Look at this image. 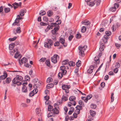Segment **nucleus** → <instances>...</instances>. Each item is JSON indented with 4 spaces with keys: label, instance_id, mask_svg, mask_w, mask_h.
<instances>
[{
    "label": "nucleus",
    "instance_id": "c756f323",
    "mask_svg": "<svg viewBox=\"0 0 121 121\" xmlns=\"http://www.w3.org/2000/svg\"><path fill=\"white\" fill-rule=\"evenodd\" d=\"M22 3L21 2H19V3L15 2L12 4L13 6L15 5L17 7L20 6L21 5Z\"/></svg>",
    "mask_w": 121,
    "mask_h": 121
},
{
    "label": "nucleus",
    "instance_id": "a18cd8bd",
    "mask_svg": "<svg viewBox=\"0 0 121 121\" xmlns=\"http://www.w3.org/2000/svg\"><path fill=\"white\" fill-rule=\"evenodd\" d=\"M91 107L92 109H95L96 107V105L95 104H92L91 105Z\"/></svg>",
    "mask_w": 121,
    "mask_h": 121
},
{
    "label": "nucleus",
    "instance_id": "f03ea898",
    "mask_svg": "<svg viewBox=\"0 0 121 121\" xmlns=\"http://www.w3.org/2000/svg\"><path fill=\"white\" fill-rule=\"evenodd\" d=\"M87 48V46L86 45H85L83 46H79L78 47V49L79 50V55L83 56L84 55V53L85 51Z\"/></svg>",
    "mask_w": 121,
    "mask_h": 121
},
{
    "label": "nucleus",
    "instance_id": "3c124183",
    "mask_svg": "<svg viewBox=\"0 0 121 121\" xmlns=\"http://www.w3.org/2000/svg\"><path fill=\"white\" fill-rule=\"evenodd\" d=\"M110 10L112 12H114L116 10V9L114 7H112L110 8Z\"/></svg>",
    "mask_w": 121,
    "mask_h": 121
},
{
    "label": "nucleus",
    "instance_id": "1a4fd4ad",
    "mask_svg": "<svg viewBox=\"0 0 121 121\" xmlns=\"http://www.w3.org/2000/svg\"><path fill=\"white\" fill-rule=\"evenodd\" d=\"M20 17V15H18L17 16V18L15 19V20L13 24L12 25H17V26H19V25H18V23L19 22V19L18 18H19Z\"/></svg>",
    "mask_w": 121,
    "mask_h": 121
},
{
    "label": "nucleus",
    "instance_id": "37998d69",
    "mask_svg": "<svg viewBox=\"0 0 121 121\" xmlns=\"http://www.w3.org/2000/svg\"><path fill=\"white\" fill-rule=\"evenodd\" d=\"M114 93H112L111 95V102H112L114 100V97L113 96Z\"/></svg>",
    "mask_w": 121,
    "mask_h": 121
},
{
    "label": "nucleus",
    "instance_id": "864d4df0",
    "mask_svg": "<svg viewBox=\"0 0 121 121\" xmlns=\"http://www.w3.org/2000/svg\"><path fill=\"white\" fill-rule=\"evenodd\" d=\"M46 59V58H42L39 60V61L40 62H43L45 61Z\"/></svg>",
    "mask_w": 121,
    "mask_h": 121
},
{
    "label": "nucleus",
    "instance_id": "dca6fc26",
    "mask_svg": "<svg viewBox=\"0 0 121 121\" xmlns=\"http://www.w3.org/2000/svg\"><path fill=\"white\" fill-rule=\"evenodd\" d=\"M94 60L95 61L94 62L96 65L99 64V58L97 57H95L94 58Z\"/></svg>",
    "mask_w": 121,
    "mask_h": 121
},
{
    "label": "nucleus",
    "instance_id": "4d7b16f0",
    "mask_svg": "<svg viewBox=\"0 0 121 121\" xmlns=\"http://www.w3.org/2000/svg\"><path fill=\"white\" fill-rule=\"evenodd\" d=\"M45 64L46 65L48 66L50 65V64L49 61L47 60L45 62Z\"/></svg>",
    "mask_w": 121,
    "mask_h": 121
},
{
    "label": "nucleus",
    "instance_id": "0eeeda50",
    "mask_svg": "<svg viewBox=\"0 0 121 121\" xmlns=\"http://www.w3.org/2000/svg\"><path fill=\"white\" fill-rule=\"evenodd\" d=\"M61 22L60 20H57L56 21V22L54 23H51L50 24V26L51 27L56 26H58V24H60Z\"/></svg>",
    "mask_w": 121,
    "mask_h": 121
},
{
    "label": "nucleus",
    "instance_id": "b1692460",
    "mask_svg": "<svg viewBox=\"0 0 121 121\" xmlns=\"http://www.w3.org/2000/svg\"><path fill=\"white\" fill-rule=\"evenodd\" d=\"M75 99V97L74 96H72L70 97L69 98V100L70 101H74Z\"/></svg>",
    "mask_w": 121,
    "mask_h": 121
},
{
    "label": "nucleus",
    "instance_id": "0e129e2a",
    "mask_svg": "<svg viewBox=\"0 0 121 121\" xmlns=\"http://www.w3.org/2000/svg\"><path fill=\"white\" fill-rule=\"evenodd\" d=\"M82 100H84V101H85V102L86 103L87 101V100L86 98L85 97H82Z\"/></svg>",
    "mask_w": 121,
    "mask_h": 121
},
{
    "label": "nucleus",
    "instance_id": "c9c22d12",
    "mask_svg": "<svg viewBox=\"0 0 121 121\" xmlns=\"http://www.w3.org/2000/svg\"><path fill=\"white\" fill-rule=\"evenodd\" d=\"M52 78L51 77L48 78L47 80V83H49L52 82Z\"/></svg>",
    "mask_w": 121,
    "mask_h": 121
},
{
    "label": "nucleus",
    "instance_id": "de8ad7c7",
    "mask_svg": "<svg viewBox=\"0 0 121 121\" xmlns=\"http://www.w3.org/2000/svg\"><path fill=\"white\" fill-rule=\"evenodd\" d=\"M63 75L61 72H60L58 74V78L60 79L63 77Z\"/></svg>",
    "mask_w": 121,
    "mask_h": 121
},
{
    "label": "nucleus",
    "instance_id": "e2e57ef3",
    "mask_svg": "<svg viewBox=\"0 0 121 121\" xmlns=\"http://www.w3.org/2000/svg\"><path fill=\"white\" fill-rule=\"evenodd\" d=\"M43 20L44 21L47 22L48 21V17H43Z\"/></svg>",
    "mask_w": 121,
    "mask_h": 121
},
{
    "label": "nucleus",
    "instance_id": "72a5a7b5",
    "mask_svg": "<svg viewBox=\"0 0 121 121\" xmlns=\"http://www.w3.org/2000/svg\"><path fill=\"white\" fill-rule=\"evenodd\" d=\"M86 27L84 26H83L82 28L81 32L83 33L85 32L86 31Z\"/></svg>",
    "mask_w": 121,
    "mask_h": 121
},
{
    "label": "nucleus",
    "instance_id": "338daca9",
    "mask_svg": "<svg viewBox=\"0 0 121 121\" xmlns=\"http://www.w3.org/2000/svg\"><path fill=\"white\" fill-rule=\"evenodd\" d=\"M73 37V35H70L69 36L68 38V40L69 41H70Z\"/></svg>",
    "mask_w": 121,
    "mask_h": 121
},
{
    "label": "nucleus",
    "instance_id": "6e6d98bb",
    "mask_svg": "<svg viewBox=\"0 0 121 121\" xmlns=\"http://www.w3.org/2000/svg\"><path fill=\"white\" fill-rule=\"evenodd\" d=\"M82 106H79V105H77L76 107V109H79L80 110V109H81L82 108Z\"/></svg>",
    "mask_w": 121,
    "mask_h": 121
},
{
    "label": "nucleus",
    "instance_id": "c03bdc74",
    "mask_svg": "<svg viewBox=\"0 0 121 121\" xmlns=\"http://www.w3.org/2000/svg\"><path fill=\"white\" fill-rule=\"evenodd\" d=\"M17 38L16 36H14L12 38H9V40L10 41H13L15 40Z\"/></svg>",
    "mask_w": 121,
    "mask_h": 121
},
{
    "label": "nucleus",
    "instance_id": "a211bd4d",
    "mask_svg": "<svg viewBox=\"0 0 121 121\" xmlns=\"http://www.w3.org/2000/svg\"><path fill=\"white\" fill-rule=\"evenodd\" d=\"M26 10L25 9L22 10L20 12V15L21 16H23L24 14V13H26Z\"/></svg>",
    "mask_w": 121,
    "mask_h": 121
},
{
    "label": "nucleus",
    "instance_id": "6e6552de",
    "mask_svg": "<svg viewBox=\"0 0 121 121\" xmlns=\"http://www.w3.org/2000/svg\"><path fill=\"white\" fill-rule=\"evenodd\" d=\"M60 28L59 26H57L54 27V29L52 30V34L55 35L56 33V32L58 31Z\"/></svg>",
    "mask_w": 121,
    "mask_h": 121
},
{
    "label": "nucleus",
    "instance_id": "bf43d9fd",
    "mask_svg": "<svg viewBox=\"0 0 121 121\" xmlns=\"http://www.w3.org/2000/svg\"><path fill=\"white\" fill-rule=\"evenodd\" d=\"M61 71L60 72H61L63 75H65L66 73V71L65 70H61Z\"/></svg>",
    "mask_w": 121,
    "mask_h": 121
},
{
    "label": "nucleus",
    "instance_id": "13d9d810",
    "mask_svg": "<svg viewBox=\"0 0 121 121\" xmlns=\"http://www.w3.org/2000/svg\"><path fill=\"white\" fill-rule=\"evenodd\" d=\"M59 45V42L58 41H56L54 43V46H58Z\"/></svg>",
    "mask_w": 121,
    "mask_h": 121
},
{
    "label": "nucleus",
    "instance_id": "7ed1b4c3",
    "mask_svg": "<svg viewBox=\"0 0 121 121\" xmlns=\"http://www.w3.org/2000/svg\"><path fill=\"white\" fill-rule=\"evenodd\" d=\"M52 40L50 39H48L47 42H45L44 43V46L45 47L50 48L51 47V45L53 44Z\"/></svg>",
    "mask_w": 121,
    "mask_h": 121
},
{
    "label": "nucleus",
    "instance_id": "6ab92c4d",
    "mask_svg": "<svg viewBox=\"0 0 121 121\" xmlns=\"http://www.w3.org/2000/svg\"><path fill=\"white\" fill-rule=\"evenodd\" d=\"M95 4H96V6H98L101 2L100 0H94Z\"/></svg>",
    "mask_w": 121,
    "mask_h": 121
},
{
    "label": "nucleus",
    "instance_id": "58836bf2",
    "mask_svg": "<svg viewBox=\"0 0 121 121\" xmlns=\"http://www.w3.org/2000/svg\"><path fill=\"white\" fill-rule=\"evenodd\" d=\"M104 44H101V46L99 48V49L100 51L101 52L104 49Z\"/></svg>",
    "mask_w": 121,
    "mask_h": 121
},
{
    "label": "nucleus",
    "instance_id": "393cba45",
    "mask_svg": "<svg viewBox=\"0 0 121 121\" xmlns=\"http://www.w3.org/2000/svg\"><path fill=\"white\" fill-rule=\"evenodd\" d=\"M90 115L92 116H94L95 115V112L92 110H90Z\"/></svg>",
    "mask_w": 121,
    "mask_h": 121
},
{
    "label": "nucleus",
    "instance_id": "473e14b6",
    "mask_svg": "<svg viewBox=\"0 0 121 121\" xmlns=\"http://www.w3.org/2000/svg\"><path fill=\"white\" fill-rule=\"evenodd\" d=\"M47 14L48 16V17H50L52 15L53 13L51 11L49 10L47 12Z\"/></svg>",
    "mask_w": 121,
    "mask_h": 121
},
{
    "label": "nucleus",
    "instance_id": "79ce46f5",
    "mask_svg": "<svg viewBox=\"0 0 121 121\" xmlns=\"http://www.w3.org/2000/svg\"><path fill=\"white\" fill-rule=\"evenodd\" d=\"M39 39L37 42L36 41H34L33 42V44L35 45V47H36L37 46V44L39 42Z\"/></svg>",
    "mask_w": 121,
    "mask_h": 121
},
{
    "label": "nucleus",
    "instance_id": "f8f14e48",
    "mask_svg": "<svg viewBox=\"0 0 121 121\" xmlns=\"http://www.w3.org/2000/svg\"><path fill=\"white\" fill-rule=\"evenodd\" d=\"M36 113L38 115V116H41L42 115V113L41 112V110L40 108H36Z\"/></svg>",
    "mask_w": 121,
    "mask_h": 121
},
{
    "label": "nucleus",
    "instance_id": "5701e85b",
    "mask_svg": "<svg viewBox=\"0 0 121 121\" xmlns=\"http://www.w3.org/2000/svg\"><path fill=\"white\" fill-rule=\"evenodd\" d=\"M69 63V60L67 59L64 60L62 62V65H66Z\"/></svg>",
    "mask_w": 121,
    "mask_h": 121
},
{
    "label": "nucleus",
    "instance_id": "f257e3e1",
    "mask_svg": "<svg viewBox=\"0 0 121 121\" xmlns=\"http://www.w3.org/2000/svg\"><path fill=\"white\" fill-rule=\"evenodd\" d=\"M23 78L21 76L17 75L12 80V82L14 84H17V85L19 86L22 84L21 82L23 79Z\"/></svg>",
    "mask_w": 121,
    "mask_h": 121
},
{
    "label": "nucleus",
    "instance_id": "412c9836",
    "mask_svg": "<svg viewBox=\"0 0 121 121\" xmlns=\"http://www.w3.org/2000/svg\"><path fill=\"white\" fill-rule=\"evenodd\" d=\"M54 85L52 83H50L47 85V88L48 89H50L54 86Z\"/></svg>",
    "mask_w": 121,
    "mask_h": 121
},
{
    "label": "nucleus",
    "instance_id": "ddd939ff",
    "mask_svg": "<svg viewBox=\"0 0 121 121\" xmlns=\"http://www.w3.org/2000/svg\"><path fill=\"white\" fill-rule=\"evenodd\" d=\"M52 112L55 114H57L59 113V112L56 108H54L52 110Z\"/></svg>",
    "mask_w": 121,
    "mask_h": 121
},
{
    "label": "nucleus",
    "instance_id": "cd10ccee",
    "mask_svg": "<svg viewBox=\"0 0 121 121\" xmlns=\"http://www.w3.org/2000/svg\"><path fill=\"white\" fill-rule=\"evenodd\" d=\"M22 91L23 92L26 93L27 92V88L26 86H23L22 88Z\"/></svg>",
    "mask_w": 121,
    "mask_h": 121
},
{
    "label": "nucleus",
    "instance_id": "4be33fe9",
    "mask_svg": "<svg viewBox=\"0 0 121 121\" xmlns=\"http://www.w3.org/2000/svg\"><path fill=\"white\" fill-rule=\"evenodd\" d=\"M15 44L14 43H12L10 44L9 45V49L10 50H12L14 47Z\"/></svg>",
    "mask_w": 121,
    "mask_h": 121
},
{
    "label": "nucleus",
    "instance_id": "7c9ffc66",
    "mask_svg": "<svg viewBox=\"0 0 121 121\" xmlns=\"http://www.w3.org/2000/svg\"><path fill=\"white\" fill-rule=\"evenodd\" d=\"M20 55L21 56V55L19 54V52H17L15 54L14 57L15 58H17L19 57Z\"/></svg>",
    "mask_w": 121,
    "mask_h": 121
},
{
    "label": "nucleus",
    "instance_id": "69168bd1",
    "mask_svg": "<svg viewBox=\"0 0 121 121\" xmlns=\"http://www.w3.org/2000/svg\"><path fill=\"white\" fill-rule=\"evenodd\" d=\"M115 45L117 48H119L120 47L121 45L118 43H115Z\"/></svg>",
    "mask_w": 121,
    "mask_h": 121
},
{
    "label": "nucleus",
    "instance_id": "4c0bfd02",
    "mask_svg": "<svg viewBox=\"0 0 121 121\" xmlns=\"http://www.w3.org/2000/svg\"><path fill=\"white\" fill-rule=\"evenodd\" d=\"M105 34L106 35H105L108 36L110 35L111 34V32L110 31H107L105 32Z\"/></svg>",
    "mask_w": 121,
    "mask_h": 121
},
{
    "label": "nucleus",
    "instance_id": "774afa93",
    "mask_svg": "<svg viewBox=\"0 0 121 121\" xmlns=\"http://www.w3.org/2000/svg\"><path fill=\"white\" fill-rule=\"evenodd\" d=\"M87 72L88 73L91 74L93 70H92L91 69H89L87 70Z\"/></svg>",
    "mask_w": 121,
    "mask_h": 121
},
{
    "label": "nucleus",
    "instance_id": "a878e982",
    "mask_svg": "<svg viewBox=\"0 0 121 121\" xmlns=\"http://www.w3.org/2000/svg\"><path fill=\"white\" fill-rule=\"evenodd\" d=\"M18 52L17 51V49L15 48L13 50V51H10V54L13 55L15 52Z\"/></svg>",
    "mask_w": 121,
    "mask_h": 121
},
{
    "label": "nucleus",
    "instance_id": "39448f33",
    "mask_svg": "<svg viewBox=\"0 0 121 121\" xmlns=\"http://www.w3.org/2000/svg\"><path fill=\"white\" fill-rule=\"evenodd\" d=\"M70 86L68 85H64L62 86V88L63 90H65V91L66 93L69 92V89L70 88Z\"/></svg>",
    "mask_w": 121,
    "mask_h": 121
},
{
    "label": "nucleus",
    "instance_id": "bb28decb",
    "mask_svg": "<svg viewBox=\"0 0 121 121\" xmlns=\"http://www.w3.org/2000/svg\"><path fill=\"white\" fill-rule=\"evenodd\" d=\"M10 10V9L8 8H5L4 9V12L5 13H7L9 12Z\"/></svg>",
    "mask_w": 121,
    "mask_h": 121
},
{
    "label": "nucleus",
    "instance_id": "4468645a",
    "mask_svg": "<svg viewBox=\"0 0 121 121\" xmlns=\"http://www.w3.org/2000/svg\"><path fill=\"white\" fill-rule=\"evenodd\" d=\"M62 101H65L68 99V95L67 94L64 95L62 97Z\"/></svg>",
    "mask_w": 121,
    "mask_h": 121
},
{
    "label": "nucleus",
    "instance_id": "49530a36",
    "mask_svg": "<svg viewBox=\"0 0 121 121\" xmlns=\"http://www.w3.org/2000/svg\"><path fill=\"white\" fill-rule=\"evenodd\" d=\"M92 97V94H90L88 95L86 97V98L88 101V99H90Z\"/></svg>",
    "mask_w": 121,
    "mask_h": 121
},
{
    "label": "nucleus",
    "instance_id": "ea45409f",
    "mask_svg": "<svg viewBox=\"0 0 121 121\" xmlns=\"http://www.w3.org/2000/svg\"><path fill=\"white\" fill-rule=\"evenodd\" d=\"M53 108L52 106L50 105H49L48 108V110L49 111H51L52 110V109Z\"/></svg>",
    "mask_w": 121,
    "mask_h": 121
},
{
    "label": "nucleus",
    "instance_id": "8fccbe9b",
    "mask_svg": "<svg viewBox=\"0 0 121 121\" xmlns=\"http://www.w3.org/2000/svg\"><path fill=\"white\" fill-rule=\"evenodd\" d=\"M34 90H33L32 91H31L29 94V95L30 96H33L34 94L35 93H34Z\"/></svg>",
    "mask_w": 121,
    "mask_h": 121
},
{
    "label": "nucleus",
    "instance_id": "20e7f679",
    "mask_svg": "<svg viewBox=\"0 0 121 121\" xmlns=\"http://www.w3.org/2000/svg\"><path fill=\"white\" fill-rule=\"evenodd\" d=\"M59 59V56L57 54H55L51 58L52 61L54 63H56L57 62V59Z\"/></svg>",
    "mask_w": 121,
    "mask_h": 121
},
{
    "label": "nucleus",
    "instance_id": "423d86ee",
    "mask_svg": "<svg viewBox=\"0 0 121 121\" xmlns=\"http://www.w3.org/2000/svg\"><path fill=\"white\" fill-rule=\"evenodd\" d=\"M87 2V4L91 7L95 5L94 0H85Z\"/></svg>",
    "mask_w": 121,
    "mask_h": 121
},
{
    "label": "nucleus",
    "instance_id": "603ef678",
    "mask_svg": "<svg viewBox=\"0 0 121 121\" xmlns=\"http://www.w3.org/2000/svg\"><path fill=\"white\" fill-rule=\"evenodd\" d=\"M80 112V111L78 109H76L75 111L74 112L77 114H79Z\"/></svg>",
    "mask_w": 121,
    "mask_h": 121
},
{
    "label": "nucleus",
    "instance_id": "2eb2a0df",
    "mask_svg": "<svg viewBox=\"0 0 121 121\" xmlns=\"http://www.w3.org/2000/svg\"><path fill=\"white\" fill-rule=\"evenodd\" d=\"M82 23L83 24L88 25L90 24V22L87 20H85L82 22Z\"/></svg>",
    "mask_w": 121,
    "mask_h": 121
},
{
    "label": "nucleus",
    "instance_id": "5fc2aeb1",
    "mask_svg": "<svg viewBox=\"0 0 121 121\" xmlns=\"http://www.w3.org/2000/svg\"><path fill=\"white\" fill-rule=\"evenodd\" d=\"M16 31L17 33H20L21 32L20 28V27H18L17 28Z\"/></svg>",
    "mask_w": 121,
    "mask_h": 121
},
{
    "label": "nucleus",
    "instance_id": "9b49d317",
    "mask_svg": "<svg viewBox=\"0 0 121 121\" xmlns=\"http://www.w3.org/2000/svg\"><path fill=\"white\" fill-rule=\"evenodd\" d=\"M4 74L0 76V78L2 80L4 79L7 76L6 72L4 71L3 73Z\"/></svg>",
    "mask_w": 121,
    "mask_h": 121
},
{
    "label": "nucleus",
    "instance_id": "c85d7f7f",
    "mask_svg": "<svg viewBox=\"0 0 121 121\" xmlns=\"http://www.w3.org/2000/svg\"><path fill=\"white\" fill-rule=\"evenodd\" d=\"M108 38V36L104 35L103 39V42L106 43L107 41V39Z\"/></svg>",
    "mask_w": 121,
    "mask_h": 121
},
{
    "label": "nucleus",
    "instance_id": "2f4dec72",
    "mask_svg": "<svg viewBox=\"0 0 121 121\" xmlns=\"http://www.w3.org/2000/svg\"><path fill=\"white\" fill-rule=\"evenodd\" d=\"M69 64L70 66H73L75 65V63L72 61H69Z\"/></svg>",
    "mask_w": 121,
    "mask_h": 121
},
{
    "label": "nucleus",
    "instance_id": "e433bc0d",
    "mask_svg": "<svg viewBox=\"0 0 121 121\" xmlns=\"http://www.w3.org/2000/svg\"><path fill=\"white\" fill-rule=\"evenodd\" d=\"M46 14L45 12L43 10H41L40 11L39 14L41 15H43Z\"/></svg>",
    "mask_w": 121,
    "mask_h": 121
},
{
    "label": "nucleus",
    "instance_id": "a19ab883",
    "mask_svg": "<svg viewBox=\"0 0 121 121\" xmlns=\"http://www.w3.org/2000/svg\"><path fill=\"white\" fill-rule=\"evenodd\" d=\"M21 82H22L21 84H22L23 86H25V85L27 84V82L26 81L23 80Z\"/></svg>",
    "mask_w": 121,
    "mask_h": 121
},
{
    "label": "nucleus",
    "instance_id": "9d476101",
    "mask_svg": "<svg viewBox=\"0 0 121 121\" xmlns=\"http://www.w3.org/2000/svg\"><path fill=\"white\" fill-rule=\"evenodd\" d=\"M59 42L63 44V45L64 47H66L67 46V44L65 43V40L64 39L62 38H60L59 39Z\"/></svg>",
    "mask_w": 121,
    "mask_h": 121
},
{
    "label": "nucleus",
    "instance_id": "aec40b11",
    "mask_svg": "<svg viewBox=\"0 0 121 121\" xmlns=\"http://www.w3.org/2000/svg\"><path fill=\"white\" fill-rule=\"evenodd\" d=\"M76 104L75 101L72 102H69L68 103V106L69 107H71L72 105H73L75 106L76 105Z\"/></svg>",
    "mask_w": 121,
    "mask_h": 121
},
{
    "label": "nucleus",
    "instance_id": "f704fd0d",
    "mask_svg": "<svg viewBox=\"0 0 121 121\" xmlns=\"http://www.w3.org/2000/svg\"><path fill=\"white\" fill-rule=\"evenodd\" d=\"M11 81V79L10 78H8L5 80V82L7 83H9Z\"/></svg>",
    "mask_w": 121,
    "mask_h": 121
},
{
    "label": "nucleus",
    "instance_id": "052dcab7",
    "mask_svg": "<svg viewBox=\"0 0 121 121\" xmlns=\"http://www.w3.org/2000/svg\"><path fill=\"white\" fill-rule=\"evenodd\" d=\"M65 66H60V70H65Z\"/></svg>",
    "mask_w": 121,
    "mask_h": 121
},
{
    "label": "nucleus",
    "instance_id": "09e8293b",
    "mask_svg": "<svg viewBox=\"0 0 121 121\" xmlns=\"http://www.w3.org/2000/svg\"><path fill=\"white\" fill-rule=\"evenodd\" d=\"M81 62L80 60H78V62H77L76 63V65L78 67L81 65Z\"/></svg>",
    "mask_w": 121,
    "mask_h": 121
},
{
    "label": "nucleus",
    "instance_id": "f3484780",
    "mask_svg": "<svg viewBox=\"0 0 121 121\" xmlns=\"http://www.w3.org/2000/svg\"><path fill=\"white\" fill-rule=\"evenodd\" d=\"M27 59L25 57L22 58L21 60V62L22 63H25L27 61Z\"/></svg>",
    "mask_w": 121,
    "mask_h": 121
},
{
    "label": "nucleus",
    "instance_id": "680f3d73",
    "mask_svg": "<svg viewBox=\"0 0 121 121\" xmlns=\"http://www.w3.org/2000/svg\"><path fill=\"white\" fill-rule=\"evenodd\" d=\"M81 35L80 34H78L76 35V38L77 39H79L80 38Z\"/></svg>",
    "mask_w": 121,
    "mask_h": 121
}]
</instances>
